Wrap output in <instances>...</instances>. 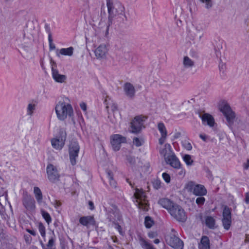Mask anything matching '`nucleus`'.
<instances>
[{"instance_id":"nucleus-22","label":"nucleus","mask_w":249,"mask_h":249,"mask_svg":"<svg viewBox=\"0 0 249 249\" xmlns=\"http://www.w3.org/2000/svg\"><path fill=\"white\" fill-rule=\"evenodd\" d=\"M158 204L163 208L166 209L169 213L171 208L175 204V203H174L172 201L166 198L160 199L158 201Z\"/></svg>"},{"instance_id":"nucleus-55","label":"nucleus","mask_w":249,"mask_h":249,"mask_svg":"<svg viewBox=\"0 0 249 249\" xmlns=\"http://www.w3.org/2000/svg\"><path fill=\"white\" fill-rule=\"evenodd\" d=\"M199 137L204 141L206 142L207 141V138L206 135L205 134H200Z\"/></svg>"},{"instance_id":"nucleus-4","label":"nucleus","mask_w":249,"mask_h":249,"mask_svg":"<svg viewBox=\"0 0 249 249\" xmlns=\"http://www.w3.org/2000/svg\"><path fill=\"white\" fill-rule=\"evenodd\" d=\"M184 188L187 192L196 196H206L207 194V190L203 185L197 184L193 181L188 182Z\"/></svg>"},{"instance_id":"nucleus-53","label":"nucleus","mask_w":249,"mask_h":249,"mask_svg":"<svg viewBox=\"0 0 249 249\" xmlns=\"http://www.w3.org/2000/svg\"><path fill=\"white\" fill-rule=\"evenodd\" d=\"M214 51L216 57L217 58L220 57L221 56V53L220 52L219 50L218 49L215 48Z\"/></svg>"},{"instance_id":"nucleus-49","label":"nucleus","mask_w":249,"mask_h":249,"mask_svg":"<svg viewBox=\"0 0 249 249\" xmlns=\"http://www.w3.org/2000/svg\"><path fill=\"white\" fill-rule=\"evenodd\" d=\"M167 136H161L160 138L159 139V143L160 145H162L165 142Z\"/></svg>"},{"instance_id":"nucleus-50","label":"nucleus","mask_w":249,"mask_h":249,"mask_svg":"<svg viewBox=\"0 0 249 249\" xmlns=\"http://www.w3.org/2000/svg\"><path fill=\"white\" fill-rule=\"evenodd\" d=\"M157 236V233L154 231H150L148 233V236L150 238H154Z\"/></svg>"},{"instance_id":"nucleus-52","label":"nucleus","mask_w":249,"mask_h":249,"mask_svg":"<svg viewBox=\"0 0 249 249\" xmlns=\"http://www.w3.org/2000/svg\"><path fill=\"white\" fill-rule=\"evenodd\" d=\"M26 231L28 233H29L31 235H32L33 236H35L36 235V231L34 230H30V229H26Z\"/></svg>"},{"instance_id":"nucleus-20","label":"nucleus","mask_w":249,"mask_h":249,"mask_svg":"<svg viewBox=\"0 0 249 249\" xmlns=\"http://www.w3.org/2000/svg\"><path fill=\"white\" fill-rule=\"evenodd\" d=\"M74 48L70 47L67 48L57 49L55 52L56 56L60 57L61 55L71 56L73 54Z\"/></svg>"},{"instance_id":"nucleus-59","label":"nucleus","mask_w":249,"mask_h":249,"mask_svg":"<svg viewBox=\"0 0 249 249\" xmlns=\"http://www.w3.org/2000/svg\"><path fill=\"white\" fill-rule=\"evenodd\" d=\"M195 29L197 33H199L202 30V28L200 26L196 25L195 26Z\"/></svg>"},{"instance_id":"nucleus-45","label":"nucleus","mask_w":249,"mask_h":249,"mask_svg":"<svg viewBox=\"0 0 249 249\" xmlns=\"http://www.w3.org/2000/svg\"><path fill=\"white\" fill-rule=\"evenodd\" d=\"M162 177L164 180L167 183H169L171 180V178L170 175L166 173H163L162 174Z\"/></svg>"},{"instance_id":"nucleus-58","label":"nucleus","mask_w":249,"mask_h":249,"mask_svg":"<svg viewBox=\"0 0 249 249\" xmlns=\"http://www.w3.org/2000/svg\"><path fill=\"white\" fill-rule=\"evenodd\" d=\"M249 168V159L247 160V162L244 165V168L245 170L248 169Z\"/></svg>"},{"instance_id":"nucleus-7","label":"nucleus","mask_w":249,"mask_h":249,"mask_svg":"<svg viewBox=\"0 0 249 249\" xmlns=\"http://www.w3.org/2000/svg\"><path fill=\"white\" fill-rule=\"evenodd\" d=\"M177 232L174 229H172V233L166 237V242L170 246L175 249H182L184 246L183 243L177 236Z\"/></svg>"},{"instance_id":"nucleus-63","label":"nucleus","mask_w":249,"mask_h":249,"mask_svg":"<svg viewBox=\"0 0 249 249\" xmlns=\"http://www.w3.org/2000/svg\"><path fill=\"white\" fill-rule=\"evenodd\" d=\"M203 36V34H201V35L199 36V40H201V38H202V37Z\"/></svg>"},{"instance_id":"nucleus-62","label":"nucleus","mask_w":249,"mask_h":249,"mask_svg":"<svg viewBox=\"0 0 249 249\" xmlns=\"http://www.w3.org/2000/svg\"><path fill=\"white\" fill-rule=\"evenodd\" d=\"M225 67V66L222 64L221 66H219V70L221 71L222 69H223Z\"/></svg>"},{"instance_id":"nucleus-9","label":"nucleus","mask_w":249,"mask_h":249,"mask_svg":"<svg viewBox=\"0 0 249 249\" xmlns=\"http://www.w3.org/2000/svg\"><path fill=\"white\" fill-rule=\"evenodd\" d=\"M66 137V132L61 131L58 136L51 140V142L53 147L56 150H61L65 145Z\"/></svg>"},{"instance_id":"nucleus-46","label":"nucleus","mask_w":249,"mask_h":249,"mask_svg":"<svg viewBox=\"0 0 249 249\" xmlns=\"http://www.w3.org/2000/svg\"><path fill=\"white\" fill-rule=\"evenodd\" d=\"M24 238L25 242L27 244H30L31 243L32 238L30 235H28V234H25L24 235Z\"/></svg>"},{"instance_id":"nucleus-34","label":"nucleus","mask_w":249,"mask_h":249,"mask_svg":"<svg viewBox=\"0 0 249 249\" xmlns=\"http://www.w3.org/2000/svg\"><path fill=\"white\" fill-rule=\"evenodd\" d=\"M204 196H197L198 197L196 198V203L198 205V207H201L204 204L206 199L204 197Z\"/></svg>"},{"instance_id":"nucleus-61","label":"nucleus","mask_w":249,"mask_h":249,"mask_svg":"<svg viewBox=\"0 0 249 249\" xmlns=\"http://www.w3.org/2000/svg\"><path fill=\"white\" fill-rule=\"evenodd\" d=\"M154 243L156 244H158L160 243V240L159 239H156L154 240Z\"/></svg>"},{"instance_id":"nucleus-48","label":"nucleus","mask_w":249,"mask_h":249,"mask_svg":"<svg viewBox=\"0 0 249 249\" xmlns=\"http://www.w3.org/2000/svg\"><path fill=\"white\" fill-rule=\"evenodd\" d=\"M45 29L46 32L48 34V37L49 36L52 37L50 25L49 24H46L45 25Z\"/></svg>"},{"instance_id":"nucleus-56","label":"nucleus","mask_w":249,"mask_h":249,"mask_svg":"<svg viewBox=\"0 0 249 249\" xmlns=\"http://www.w3.org/2000/svg\"><path fill=\"white\" fill-rule=\"evenodd\" d=\"M115 229H117L120 234H122V228L120 225L115 224Z\"/></svg>"},{"instance_id":"nucleus-36","label":"nucleus","mask_w":249,"mask_h":249,"mask_svg":"<svg viewBox=\"0 0 249 249\" xmlns=\"http://www.w3.org/2000/svg\"><path fill=\"white\" fill-rule=\"evenodd\" d=\"M42 215L46 222L49 224L52 222V218L50 214L46 211H42Z\"/></svg>"},{"instance_id":"nucleus-64","label":"nucleus","mask_w":249,"mask_h":249,"mask_svg":"<svg viewBox=\"0 0 249 249\" xmlns=\"http://www.w3.org/2000/svg\"><path fill=\"white\" fill-rule=\"evenodd\" d=\"M127 181L129 183L130 185H131V183L128 181V180L127 179Z\"/></svg>"},{"instance_id":"nucleus-19","label":"nucleus","mask_w":249,"mask_h":249,"mask_svg":"<svg viewBox=\"0 0 249 249\" xmlns=\"http://www.w3.org/2000/svg\"><path fill=\"white\" fill-rule=\"evenodd\" d=\"M79 223L83 226L89 228L95 225V221L92 216H84L79 218Z\"/></svg>"},{"instance_id":"nucleus-42","label":"nucleus","mask_w":249,"mask_h":249,"mask_svg":"<svg viewBox=\"0 0 249 249\" xmlns=\"http://www.w3.org/2000/svg\"><path fill=\"white\" fill-rule=\"evenodd\" d=\"M161 181L158 179H155L152 182V184H153V186L154 188H155V189H157V190L160 189L161 187Z\"/></svg>"},{"instance_id":"nucleus-47","label":"nucleus","mask_w":249,"mask_h":249,"mask_svg":"<svg viewBox=\"0 0 249 249\" xmlns=\"http://www.w3.org/2000/svg\"><path fill=\"white\" fill-rule=\"evenodd\" d=\"M110 101L111 99L110 98L107 96H106V98L104 101V104L106 105L107 108H109L110 106Z\"/></svg>"},{"instance_id":"nucleus-18","label":"nucleus","mask_w":249,"mask_h":249,"mask_svg":"<svg viewBox=\"0 0 249 249\" xmlns=\"http://www.w3.org/2000/svg\"><path fill=\"white\" fill-rule=\"evenodd\" d=\"M199 117L202 120L203 124L208 125L210 127L214 126L215 121L213 117L208 113H204L202 115L200 114Z\"/></svg>"},{"instance_id":"nucleus-33","label":"nucleus","mask_w":249,"mask_h":249,"mask_svg":"<svg viewBox=\"0 0 249 249\" xmlns=\"http://www.w3.org/2000/svg\"><path fill=\"white\" fill-rule=\"evenodd\" d=\"M182 145L183 148L187 150L190 151L192 149V146L191 142L187 139L183 140L181 141Z\"/></svg>"},{"instance_id":"nucleus-32","label":"nucleus","mask_w":249,"mask_h":249,"mask_svg":"<svg viewBox=\"0 0 249 249\" xmlns=\"http://www.w3.org/2000/svg\"><path fill=\"white\" fill-rule=\"evenodd\" d=\"M182 159L187 166L192 165L194 160L192 159L191 155L186 154L183 156Z\"/></svg>"},{"instance_id":"nucleus-60","label":"nucleus","mask_w":249,"mask_h":249,"mask_svg":"<svg viewBox=\"0 0 249 249\" xmlns=\"http://www.w3.org/2000/svg\"><path fill=\"white\" fill-rule=\"evenodd\" d=\"M89 207H90V208H89L90 209V210H93V209H94L93 203L92 201H89Z\"/></svg>"},{"instance_id":"nucleus-1","label":"nucleus","mask_w":249,"mask_h":249,"mask_svg":"<svg viewBox=\"0 0 249 249\" xmlns=\"http://www.w3.org/2000/svg\"><path fill=\"white\" fill-rule=\"evenodd\" d=\"M65 101H59L55 105V111L58 120L65 121L67 118H71L73 116V109L70 103Z\"/></svg>"},{"instance_id":"nucleus-37","label":"nucleus","mask_w":249,"mask_h":249,"mask_svg":"<svg viewBox=\"0 0 249 249\" xmlns=\"http://www.w3.org/2000/svg\"><path fill=\"white\" fill-rule=\"evenodd\" d=\"M38 230L41 236L44 238L46 235V229L42 223H40L38 225Z\"/></svg>"},{"instance_id":"nucleus-21","label":"nucleus","mask_w":249,"mask_h":249,"mask_svg":"<svg viewBox=\"0 0 249 249\" xmlns=\"http://www.w3.org/2000/svg\"><path fill=\"white\" fill-rule=\"evenodd\" d=\"M124 90L127 97L130 98H132L134 97L135 89L133 85L130 83L127 82L124 84Z\"/></svg>"},{"instance_id":"nucleus-26","label":"nucleus","mask_w":249,"mask_h":249,"mask_svg":"<svg viewBox=\"0 0 249 249\" xmlns=\"http://www.w3.org/2000/svg\"><path fill=\"white\" fill-rule=\"evenodd\" d=\"M139 242L143 249H156L153 245L142 237L140 238Z\"/></svg>"},{"instance_id":"nucleus-35","label":"nucleus","mask_w":249,"mask_h":249,"mask_svg":"<svg viewBox=\"0 0 249 249\" xmlns=\"http://www.w3.org/2000/svg\"><path fill=\"white\" fill-rule=\"evenodd\" d=\"M154 222L149 216H146L144 219V225L146 228H150L153 225Z\"/></svg>"},{"instance_id":"nucleus-38","label":"nucleus","mask_w":249,"mask_h":249,"mask_svg":"<svg viewBox=\"0 0 249 249\" xmlns=\"http://www.w3.org/2000/svg\"><path fill=\"white\" fill-rule=\"evenodd\" d=\"M54 236H54V233L53 232V235L50 237L48 243L47 245V247L49 249H51L54 244V241H55Z\"/></svg>"},{"instance_id":"nucleus-2","label":"nucleus","mask_w":249,"mask_h":249,"mask_svg":"<svg viewBox=\"0 0 249 249\" xmlns=\"http://www.w3.org/2000/svg\"><path fill=\"white\" fill-rule=\"evenodd\" d=\"M107 6L108 13V27L113 23V18L116 16L124 14V7L120 3L114 5L112 0H107Z\"/></svg>"},{"instance_id":"nucleus-14","label":"nucleus","mask_w":249,"mask_h":249,"mask_svg":"<svg viewBox=\"0 0 249 249\" xmlns=\"http://www.w3.org/2000/svg\"><path fill=\"white\" fill-rule=\"evenodd\" d=\"M22 203L25 208L28 210H34L36 208L35 200L32 196L27 192L23 195Z\"/></svg>"},{"instance_id":"nucleus-51","label":"nucleus","mask_w":249,"mask_h":249,"mask_svg":"<svg viewBox=\"0 0 249 249\" xmlns=\"http://www.w3.org/2000/svg\"><path fill=\"white\" fill-rule=\"evenodd\" d=\"M80 107L82 110L86 111L87 110V105L84 102H82L80 104Z\"/></svg>"},{"instance_id":"nucleus-29","label":"nucleus","mask_w":249,"mask_h":249,"mask_svg":"<svg viewBox=\"0 0 249 249\" xmlns=\"http://www.w3.org/2000/svg\"><path fill=\"white\" fill-rule=\"evenodd\" d=\"M157 127L161 136H167V130L164 124L162 122L158 123Z\"/></svg>"},{"instance_id":"nucleus-10","label":"nucleus","mask_w":249,"mask_h":249,"mask_svg":"<svg viewBox=\"0 0 249 249\" xmlns=\"http://www.w3.org/2000/svg\"><path fill=\"white\" fill-rule=\"evenodd\" d=\"M80 147L76 141H72L69 145V153L71 164L74 165L76 163V159L78 157Z\"/></svg>"},{"instance_id":"nucleus-15","label":"nucleus","mask_w":249,"mask_h":249,"mask_svg":"<svg viewBox=\"0 0 249 249\" xmlns=\"http://www.w3.org/2000/svg\"><path fill=\"white\" fill-rule=\"evenodd\" d=\"M52 75L53 79L57 83H63L67 80V76L64 74L59 73L56 69V65L54 62H53L51 67Z\"/></svg>"},{"instance_id":"nucleus-39","label":"nucleus","mask_w":249,"mask_h":249,"mask_svg":"<svg viewBox=\"0 0 249 249\" xmlns=\"http://www.w3.org/2000/svg\"><path fill=\"white\" fill-rule=\"evenodd\" d=\"M126 160L129 165L132 166H134L136 163L135 157L131 155L127 156Z\"/></svg>"},{"instance_id":"nucleus-8","label":"nucleus","mask_w":249,"mask_h":249,"mask_svg":"<svg viewBox=\"0 0 249 249\" xmlns=\"http://www.w3.org/2000/svg\"><path fill=\"white\" fill-rule=\"evenodd\" d=\"M169 213L173 218L179 222H184L187 218L184 209L177 204H175L171 208Z\"/></svg>"},{"instance_id":"nucleus-5","label":"nucleus","mask_w":249,"mask_h":249,"mask_svg":"<svg viewBox=\"0 0 249 249\" xmlns=\"http://www.w3.org/2000/svg\"><path fill=\"white\" fill-rule=\"evenodd\" d=\"M134 196L133 201L138 208L144 211H148L149 206L145 193L142 190L137 189Z\"/></svg>"},{"instance_id":"nucleus-41","label":"nucleus","mask_w":249,"mask_h":249,"mask_svg":"<svg viewBox=\"0 0 249 249\" xmlns=\"http://www.w3.org/2000/svg\"><path fill=\"white\" fill-rule=\"evenodd\" d=\"M199 1L202 3H204L205 4V7L206 9L211 8L212 6V0H199Z\"/></svg>"},{"instance_id":"nucleus-25","label":"nucleus","mask_w":249,"mask_h":249,"mask_svg":"<svg viewBox=\"0 0 249 249\" xmlns=\"http://www.w3.org/2000/svg\"><path fill=\"white\" fill-rule=\"evenodd\" d=\"M34 194L37 203H41L42 202L43 195L40 188L36 186L34 187Z\"/></svg>"},{"instance_id":"nucleus-11","label":"nucleus","mask_w":249,"mask_h":249,"mask_svg":"<svg viewBox=\"0 0 249 249\" xmlns=\"http://www.w3.org/2000/svg\"><path fill=\"white\" fill-rule=\"evenodd\" d=\"M147 117L140 115L136 116L131 123V132L133 133L139 132L143 126L144 122Z\"/></svg>"},{"instance_id":"nucleus-31","label":"nucleus","mask_w":249,"mask_h":249,"mask_svg":"<svg viewBox=\"0 0 249 249\" xmlns=\"http://www.w3.org/2000/svg\"><path fill=\"white\" fill-rule=\"evenodd\" d=\"M107 176L109 181L110 185L113 188H116L117 186V183L113 179V175L110 171L107 172Z\"/></svg>"},{"instance_id":"nucleus-27","label":"nucleus","mask_w":249,"mask_h":249,"mask_svg":"<svg viewBox=\"0 0 249 249\" xmlns=\"http://www.w3.org/2000/svg\"><path fill=\"white\" fill-rule=\"evenodd\" d=\"M205 224L209 228L213 229L215 228V220L213 217L207 216L205 217Z\"/></svg>"},{"instance_id":"nucleus-40","label":"nucleus","mask_w":249,"mask_h":249,"mask_svg":"<svg viewBox=\"0 0 249 249\" xmlns=\"http://www.w3.org/2000/svg\"><path fill=\"white\" fill-rule=\"evenodd\" d=\"M176 169H178V171L177 172V174L178 176H179L181 178H183L185 176L186 174V171L185 169L181 166V165L179 168Z\"/></svg>"},{"instance_id":"nucleus-43","label":"nucleus","mask_w":249,"mask_h":249,"mask_svg":"<svg viewBox=\"0 0 249 249\" xmlns=\"http://www.w3.org/2000/svg\"><path fill=\"white\" fill-rule=\"evenodd\" d=\"M143 142L142 139H140L139 138L136 137L134 138L133 140V144L137 147L141 146Z\"/></svg>"},{"instance_id":"nucleus-30","label":"nucleus","mask_w":249,"mask_h":249,"mask_svg":"<svg viewBox=\"0 0 249 249\" xmlns=\"http://www.w3.org/2000/svg\"><path fill=\"white\" fill-rule=\"evenodd\" d=\"M36 104L33 103H30L27 106V115L32 116L33 114L34 111L36 109Z\"/></svg>"},{"instance_id":"nucleus-54","label":"nucleus","mask_w":249,"mask_h":249,"mask_svg":"<svg viewBox=\"0 0 249 249\" xmlns=\"http://www.w3.org/2000/svg\"><path fill=\"white\" fill-rule=\"evenodd\" d=\"M245 202L247 204L249 203V192L246 193L245 195Z\"/></svg>"},{"instance_id":"nucleus-3","label":"nucleus","mask_w":249,"mask_h":249,"mask_svg":"<svg viewBox=\"0 0 249 249\" xmlns=\"http://www.w3.org/2000/svg\"><path fill=\"white\" fill-rule=\"evenodd\" d=\"M220 110L225 117L227 124L232 132L234 130V120L235 114L230 106L227 103H223L220 106Z\"/></svg>"},{"instance_id":"nucleus-13","label":"nucleus","mask_w":249,"mask_h":249,"mask_svg":"<svg viewBox=\"0 0 249 249\" xmlns=\"http://www.w3.org/2000/svg\"><path fill=\"white\" fill-rule=\"evenodd\" d=\"M111 144L114 151L119 150L121 143L126 142L125 137L120 134H114L111 136Z\"/></svg>"},{"instance_id":"nucleus-23","label":"nucleus","mask_w":249,"mask_h":249,"mask_svg":"<svg viewBox=\"0 0 249 249\" xmlns=\"http://www.w3.org/2000/svg\"><path fill=\"white\" fill-rule=\"evenodd\" d=\"M160 155L165 159L168 155H170L174 153L172 149V147L169 143H165L163 148H160L159 150Z\"/></svg>"},{"instance_id":"nucleus-6","label":"nucleus","mask_w":249,"mask_h":249,"mask_svg":"<svg viewBox=\"0 0 249 249\" xmlns=\"http://www.w3.org/2000/svg\"><path fill=\"white\" fill-rule=\"evenodd\" d=\"M46 174L49 181L56 183L60 181L61 175L60 168L52 163H48L46 167Z\"/></svg>"},{"instance_id":"nucleus-28","label":"nucleus","mask_w":249,"mask_h":249,"mask_svg":"<svg viewBox=\"0 0 249 249\" xmlns=\"http://www.w3.org/2000/svg\"><path fill=\"white\" fill-rule=\"evenodd\" d=\"M183 65L185 68H191L194 65L195 63L188 56H184L183 60Z\"/></svg>"},{"instance_id":"nucleus-24","label":"nucleus","mask_w":249,"mask_h":249,"mask_svg":"<svg viewBox=\"0 0 249 249\" xmlns=\"http://www.w3.org/2000/svg\"><path fill=\"white\" fill-rule=\"evenodd\" d=\"M199 249H210V240L206 236H203L198 245Z\"/></svg>"},{"instance_id":"nucleus-44","label":"nucleus","mask_w":249,"mask_h":249,"mask_svg":"<svg viewBox=\"0 0 249 249\" xmlns=\"http://www.w3.org/2000/svg\"><path fill=\"white\" fill-rule=\"evenodd\" d=\"M48 41H49V49L50 51L53 50L55 49V45L53 42V38L52 37L49 36L48 37Z\"/></svg>"},{"instance_id":"nucleus-12","label":"nucleus","mask_w":249,"mask_h":249,"mask_svg":"<svg viewBox=\"0 0 249 249\" xmlns=\"http://www.w3.org/2000/svg\"><path fill=\"white\" fill-rule=\"evenodd\" d=\"M222 223L225 230H228L230 229L231 224V210L230 208L226 206H225L223 209Z\"/></svg>"},{"instance_id":"nucleus-16","label":"nucleus","mask_w":249,"mask_h":249,"mask_svg":"<svg viewBox=\"0 0 249 249\" xmlns=\"http://www.w3.org/2000/svg\"><path fill=\"white\" fill-rule=\"evenodd\" d=\"M108 48L105 44H100L94 50L95 56L98 59H105L108 53Z\"/></svg>"},{"instance_id":"nucleus-17","label":"nucleus","mask_w":249,"mask_h":249,"mask_svg":"<svg viewBox=\"0 0 249 249\" xmlns=\"http://www.w3.org/2000/svg\"><path fill=\"white\" fill-rule=\"evenodd\" d=\"M166 162L174 168H178L181 165L179 159L175 155L174 153H172L170 155H168L166 158Z\"/></svg>"},{"instance_id":"nucleus-57","label":"nucleus","mask_w":249,"mask_h":249,"mask_svg":"<svg viewBox=\"0 0 249 249\" xmlns=\"http://www.w3.org/2000/svg\"><path fill=\"white\" fill-rule=\"evenodd\" d=\"M238 124V125H239L238 127L239 128H240L241 129H242V130L246 129V128L244 126V125L242 124V123L241 122H240V121H239Z\"/></svg>"}]
</instances>
